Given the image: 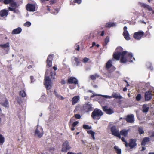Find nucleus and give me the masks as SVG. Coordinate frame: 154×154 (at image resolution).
<instances>
[{"instance_id":"29","label":"nucleus","mask_w":154,"mask_h":154,"mask_svg":"<svg viewBox=\"0 0 154 154\" xmlns=\"http://www.w3.org/2000/svg\"><path fill=\"white\" fill-rule=\"evenodd\" d=\"M99 77V75L97 74H95L93 75H91L90 76V78L92 80H95L97 78Z\"/></svg>"},{"instance_id":"24","label":"nucleus","mask_w":154,"mask_h":154,"mask_svg":"<svg viewBox=\"0 0 154 154\" xmlns=\"http://www.w3.org/2000/svg\"><path fill=\"white\" fill-rule=\"evenodd\" d=\"M149 107H147V105L144 104L143 105L142 107V111L144 113L147 112L149 109Z\"/></svg>"},{"instance_id":"4","label":"nucleus","mask_w":154,"mask_h":154,"mask_svg":"<svg viewBox=\"0 0 154 154\" xmlns=\"http://www.w3.org/2000/svg\"><path fill=\"white\" fill-rule=\"evenodd\" d=\"M43 134V131L42 128L38 125L37 126V128L35 130L34 135L39 138H41Z\"/></svg>"},{"instance_id":"60","label":"nucleus","mask_w":154,"mask_h":154,"mask_svg":"<svg viewBox=\"0 0 154 154\" xmlns=\"http://www.w3.org/2000/svg\"><path fill=\"white\" fill-rule=\"evenodd\" d=\"M104 31H103L101 34H100V36H103L104 35Z\"/></svg>"},{"instance_id":"49","label":"nucleus","mask_w":154,"mask_h":154,"mask_svg":"<svg viewBox=\"0 0 154 154\" xmlns=\"http://www.w3.org/2000/svg\"><path fill=\"white\" fill-rule=\"evenodd\" d=\"M30 78L31 81V83H33L35 81V79L34 77L32 76H30Z\"/></svg>"},{"instance_id":"39","label":"nucleus","mask_w":154,"mask_h":154,"mask_svg":"<svg viewBox=\"0 0 154 154\" xmlns=\"http://www.w3.org/2000/svg\"><path fill=\"white\" fill-rule=\"evenodd\" d=\"M83 127L85 129H90L91 128V126H89L88 125H84Z\"/></svg>"},{"instance_id":"16","label":"nucleus","mask_w":154,"mask_h":154,"mask_svg":"<svg viewBox=\"0 0 154 154\" xmlns=\"http://www.w3.org/2000/svg\"><path fill=\"white\" fill-rule=\"evenodd\" d=\"M128 130H126L125 129H122L119 131V134L120 136L122 135L125 137H127L128 136Z\"/></svg>"},{"instance_id":"59","label":"nucleus","mask_w":154,"mask_h":154,"mask_svg":"<svg viewBox=\"0 0 154 154\" xmlns=\"http://www.w3.org/2000/svg\"><path fill=\"white\" fill-rule=\"evenodd\" d=\"M49 0H40V1L42 3H44L45 1H49Z\"/></svg>"},{"instance_id":"3","label":"nucleus","mask_w":154,"mask_h":154,"mask_svg":"<svg viewBox=\"0 0 154 154\" xmlns=\"http://www.w3.org/2000/svg\"><path fill=\"white\" fill-rule=\"evenodd\" d=\"M110 131L112 135L120 139L121 136H120L119 130L118 127L115 125H113L110 128Z\"/></svg>"},{"instance_id":"10","label":"nucleus","mask_w":154,"mask_h":154,"mask_svg":"<svg viewBox=\"0 0 154 154\" xmlns=\"http://www.w3.org/2000/svg\"><path fill=\"white\" fill-rule=\"evenodd\" d=\"M35 4L28 3L26 5V10L30 12H34L35 11Z\"/></svg>"},{"instance_id":"22","label":"nucleus","mask_w":154,"mask_h":154,"mask_svg":"<svg viewBox=\"0 0 154 154\" xmlns=\"http://www.w3.org/2000/svg\"><path fill=\"white\" fill-rule=\"evenodd\" d=\"M112 62L111 60H109L106 63V67L107 69H109L112 66Z\"/></svg>"},{"instance_id":"62","label":"nucleus","mask_w":154,"mask_h":154,"mask_svg":"<svg viewBox=\"0 0 154 154\" xmlns=\"http://www.w3.org/2000/svg\"><path fill=\"white\" fill-rule=\"evenodd\" d=\"M53 68L55 70L54 71H55L57 69V67L56 66H53Z\"/></svg>"},{"instance_id":"36","label":"nucleus","mask_w":154,"mask_h":154,"mask_svg":"<svg viewBox=\"0 0 154 154\" xmlns=\"http://www.w3.org/2000/svg\"><path fill=\"white\" fill-rule=\"evenodd\" d=\"M138 131L139 134L140 135L143 134L144 133V131H143V129L142 127H139L138 129Z\"/></svg>"},{"instance_id":"5","label":"nucleus","mask_w":154,"mask_h":154,"mask_svg":"<svg viewBox=\"0 0 154 154\" xmlns=\"http://www.w3.org/2000/svg\"><path fill=\"white\" fill-rule=\"evenodd\" d=\"M44 85L47 90H49L52 87L51 80L49 76H47L45 78Z\"/></svg>"},{"instance_id":"42","label":"nucleus","mask_w":154,"mask_h":154,"mask_svg":"<svg viewBox=\"0 0 154 154\" xmlns=\"http://www.w3.org/2000/svg\"><path fill=\"white\" fill-rule=\"evenodd\" d=\"M31 25V23L30 22L27 21L24 24V26H26L29 27Z\"/></svg>"},{"instance_id":"34","label":"nucleus","mask_w":154,"mask_h":154,"mask_svg":"<svg viewBox=\"0 0 154 154\" xmlns=\"http://www.w3.org/2000/svg\"><path fill=\"white\" fill-rule=\"evenodd\" d=\"M0 46L3 48H7L9 46V43L7 42L6 43L4 44L0 45Z\"/></svg>"},{"instance_id":"63","label":"nucleus","mask_w":154,"mask_h":154,"mask_svg":"<svg viewBox=\"0 0 154 154\" xmlns=\"http://www.w3.org/2000/svg\"><path fill=\"white\" fill-rule=\"evenodd\" d=\"M67 154H76V153H74L72 152H69L67 153Z\"/></svg>"},{"instance_id":"55","label":"nucleus","mask_w":154,"mask_h":154,"mask_svg":"<svg viewBox=\"0 0 154 154\" xmlns=\"http://www.w3.org/2000/svg\"><path fill=\"white\" fill-rule=\"evenodd\" d=\"M18 11V10L16 9L15 8H14L13 11L14 13H17Z\"/></svg>"},{"instance_id":"27","label":"nucleus","mask_w":154,"mask_h":154,"mask_svg":"<svg viewBox=\"0 0 154 154\" xmlns=\"http://www.w3.org/2000/svg\"><path fill=\"white\" fill-rule=\"evenodd\" d=\"M56 73L55 71H51L50 73V76L51 77V79H55Z\"/></svg>"},{"instance_id":"9","label":"nucleus","mask_w":154,"mask_h":154,"mask_svg":"<svg viewBox=\"0 0 154 154\" xmlns=\"http://www.w3.org/2000/svg\"><path fill=\"white\" fill-rule=\"evenodd\" d=\"M136 139H131L129 140V143H128L127 147L129 146L131 149L135 148L137 145Z\"/></svg>"},{"instance_id":"32","label":"nucleus","mask_w":154,"mask_h":154,"mask_svg":"<svg viewBox=\"0 0 154 154\" xmlns=\"http://www.w3.org/2000/svg\"><path fill=\"white\" fill-rule=\"evenodd\" d=\"M79 123V122L78 121H75L74 122L72 125V127L71 128V130L72 131H74L75 130V128L74 127H75Z\"/></svg>"},{"instance_id":"31","label":"nucleus","mask_w":154,"mask_h":154,"mask_svg":"<svg viewBox=\"0 0 154 154\" xmlns=\"http://www.w3.org/2000/svg\"><path fill=\"white\" fill-rule=\"evenodd\" d=\"M114 148L115 149L116 153L117 154H121V149H119L118 146H115L114 147Z\"/></svg>"},{"instance_id":"15","label":"nucleus","mask_w":154,"mask_h":154,"mask_svg":"<svg viewBox=\"0 0 154 154\" xmlns=\"http://www.w3.org/2000/svg\"><path fill=\"white\" fill-rule=\"evenodd\" d=\"M152 97V94L151 91H148L145 93V99L146 101H148L150 100Z\"/></svg>"},{"instance_id":"51","label":"nucleus","mask_w":154,"mask_h":154,"mask_svg":"<svg viewBox=\"0 0 154 154\" xmlns=\"http://www.w3.org/2000/svg\"><path fill=\"white\" fill-rule=\"evenodd\" d=\"M56 0H51L49 2L51 5H52L56 3Z\"/></svg>"},{"instance_id":"48","label":"nucleus","mask_w":154,"mask_h":154,"mask_svg":"<svg viewBox=\"0 0 154 154\" xmlns=\"http://www.w3.org/2000/svg\"><path fill=\"white\" fill-rule=\"evenodd\" d=\"M82 0H74V2L75 3H77L80 4Z\"/></svg>"},{"instance_id":"46","label":"nucleus","mask_w":154,"mask_h":154,"mask_svg":"<svg viewBox=\"0 0 154 154\" xmlns=\"http://www.w3.org/2000/svg\"><path fill=\"white\" fill-rule=\"evenodd\" d=\"M74 116L77 119H80L81 118L80 115L79 114H75Z\"/></svg>"},{"instance_id":"25","label":"nucleus","mask_w":154,"mask_h":154,"mask_svg":"<svg viewBox=\"0 0 154 154\" xmlns=\"http://www.w3.org/2000/svg\"><path fill=\"white\" fill-rule=\"evenodd\" d=\"M112 97H113L115 98H119L121 99L122 98V97L119 95L117 93H114L112 94V96H111Z\"/></svg>"},{"instance_id":"57","label":"nucleus","mask_w":154,"mask_h":154,"mask_svg":"<svg viewBox=\"0 0 154 154\" xmlns=\"http://www.w3.org/2000/svg\"><path fill=\"white\" fill-rule=\"evenodd\" d=\"M69 88L71 89H72L74 88L75 87L74 86H71V85H69Z\"/></svg>"},{"instance_id":"64","label":"nucleus","mask_w":154,"mask_h":154,"mask_svg":"<svg viewBox=\"0 0 154 154\" xmlns=\"http://www.w3.org/2000/svg\"><path fill=\"white\" fill-rule=\"evenodd\" d=\"M93 87L94 88H97L98 87V86L97 85H93Z\"/></svg>"},{"instance_id":"1","label":"nucleus","mask_w":154,"mask_h":154,"mask_svg":"<svg viewBox=\"0 0 154 154\" xmlns=\"http://www.w3.org/2000/svg\"><path fill=\"white\" fill-rule=\"evenodd\" d=\"M123 48L121 47H117L115 52L113 54V57L116 60H119L121 58L120 62L125 63L127 62H132L133 60H135L133 57V55L131 53H128L127 51H123Z\"/></svg>"},{"instance_id":"58","label":"nucleus","mask_w":154,"mask_h":154,"mask_svg":"<svg viewBox=\"0 0 154 154\" xmlns=\"http://www.w3.org/2000/svg\"><path fill=\"white\" fill-rule=\"evenodd\" d=\"M8 9L9 11H13L14 8H12L10 7H9Z\"/></svg>"},{"instance_id":"40","label":"nucleus","mask_w":154,"mask_h":154,"mask_svg":"<svg viewBox=\"0 0 154 154\" xmlns=\"http://www.w3.org/2000/svg\"><path fill=\"white\" fill-rule=\"evenodd\" d=\"M13 1V0H4V3L5 5H7L11 3Z\"/></svg>"},{"instance_id":"52","label":"nucleus","mask_w":154,"mask_h":154,"mask_svg":"<svg viewBox=\"0 0 154 154\" xmlns=\"http://www.w3.org/2000/svg\"><path fill=\"white\" fill-rule=\"evenodd\" d=\"M54 94H55V95H56V96L58 98H60V95H58L57 94V92L55 91H54Z\"/></svg>"},{"instance_id":"17","label":"nucleus","mask_w":154,"mask_h":154,"mask_svg":"<svg viewBox=\"0 0 154 154\" xmlns=\"http://www.w3.org/2000/svg\"><path fill=\"white\" fill-rule=\"evenodd\" d=\"M8 10L6 9L2 10L0 11V16L2 17H7L8 14Z\"/></svg>"},{"instance_id":"20","label":"nucleus","mask_w":154,"mask_h":154,"mask_svg":"<svg viewBox=\"0 0 154 154\" xmlns=\"http://www.w3.org/2000/svg\"><path fill=\"white\" fill-rule=\"evenodd\" d=\"M150 140V139L148 137H145L143 139L141 143V145L142 146H145L146 143L149 142Z\"/></svg>"},{"instance_id":"14","label":"nucleus","mask_w":154,"mask_h":154,"mask_svg":"<svg viewBox=\"0 0 154 154\" xmlns=\"http://www.w3.org/2000/svg\"><path fill=\"white\" fill-rule=\"evenodd\" d=\"M125 119L128 122L133 123L134 121V116L133 114L128 115Z\"/></svg>"},{"instance_id":"19","label":"nucleus","mask_w":154,"mask_h":154,"mask_svg":"<svg viewBox=\"0 0 154 154\" xmlns=\"http://www.w3.org/2000/svg\"><path fill=\"white\" fill-rule=\"evenodd\" d=\"M22 30L20 27H18L16 29H14L11 32L12 35L19 34L21 33Z\"/></svg>"},{"instance_id":"12","label":"nucleus","mask_w":154,"mask_h":154,"mask_svg":"<svg viewBox=\"0 0 154 154\" xmlns=\"http://www.w3.org/2000/svg\"><path fill=\"white\" fill-rule=\"evenodd\" d=\"M103 110L106 114H111L113 113L114 111L112 109L108 107L107 106H105L102 107Z\"/></svg>"},{"instance_id":"8","label":"nucleus","mask_w":154,"mask_h":154,"mask_svg":"<svg viewBox=\"0 0 154 154\" xmlns=\"http://www.w3.org/2000/svg\"><path fill=\"white\" fill-rule=\"evenodd\" d=\"M144 35V33L143 31H140L134 33L133 38L136 40H140L143 36Z\"/></svg>"},{"instance_id":"61","label":"nucleus","mask_w":154,"mask_h":154,"mask_svg":"<svg viewBox=\"0 0 154 154\" xmlns=\"http://www.w3.org/2000/svg\"><path fill=\"white\" fill-rule=\"evenodd\" d=\"M94 45H96V43L95 42H93L92 43V46H91L90 48H91V47H93Z\"/></svg>"},{"instance_id":"21","label":"nucleus","mask_w":154,"mask_h":154,"mask_svg":"<svg viewBox=\"0 0 154 154\" xmlns=\"http://www.w3.org/2000/svg\"><path fill=\"white\" fill-rule=\"evenodd\" d=\"M116 26V23L113 22H108L105 25V27L106 28H110Z\"/></svg>"},{"instance_id":"43","label":"nucleus","mask_w":154,"mask_h":154,"mask_svg":"<svg viewBox=\"0 0 154 154\" xmlns=\"http://www.w3.org/2000/svg\"><path fill=\"white\" fill-rule=\"evenodd\" d=\"M121 139V140L122 142H124L125 143V145L126 147H127L128 143L125 140V138L124 137H121L120 138Z\"/></svg>"},{"instance_id":"28","label":"nucleus","mask_w":154,"mask_h":154,"mask_svg":"<svg viewBox=\"0 0 154 154\" xmlns=\"http://www.w3.org/2000/svg\"><path fill=\"white\" fill-rule=\"evenodd\" d=\"M87 132L88 134L91 135V136L93 139H95L94 135L95 133L92 130H89L87 131Z\"/></svg>"},{"instance_id":"37","label":"nucleus","mask_w":154,"mask_h":154,"mask_svg":"<svg viewBox=\"0 0 154 154\" xmlns=\"http://www.w3.org/2000/svg\"><path fill=\"white\" fill-rule=\"evenodd\" d=\"M142 96L141 94H138L136 97V100L137 101H139L140 100Z\"/></svg>"},{"instance_id":"13","label":"nucleus","mask_w":154,"mask_h":154,"mask_svg":"<svg viewBox=\"0 0 154 154\" xmlns=\"http://www.w3.org/2000/svg\"><path fill=\"white\" fill-rule=\"evenodd\" d=\"M67 82L69 84H74L76 85L78 84V81L77 79L74 77H69Z\"/></svg>"},{"instance_id":"38","label":"nucleus","mask_w":154,"mask_h":154,"mask_svg":"<svg viewBox=\"0 0 154 154\" xmlns=\"http://www.w3.org/2000/svg\"><path fill=\"white\" fill-rule=\"evenodd\" d=\"M5 141V138L3 136L0 134V143H3Z\"/></svg>"},{"instance_id":"7","label":"nucleus","mask_w":154,"mask_h":154,"mask_svg":"<svg viewBox=\"0 0 154 154\" xmlns=\"http://www.w3.org/2000/svg\"><path fill=\"white\" fill-rule=\"evenodd\" d=\"M71 148L69 145L67 140L65 141L62 144L61 151L64 152H66Z\"/></svg>"},{"instance_id":"2","label":"nucleus","mask_w":154,"mask_h":154,"mask_svg":"<svg viewBox=\"0 0 154 154\" xmlns=\"http://www.w3.org/2000/svg\"><path fill=\"white\" fill-rule=\"evenodd\" d=\"M103 115V113L100 109L98 108L94 109L91 114V117L94 120L99 119Z\"/></svg>"},{"instance_id":"41","label":"nucleus","mask_w":154,"mask_h":154,"mask_svg":"<svg viewBox=\"0 0 154 154\" xmlns=\"http://www.w3.org/2000/svg\"><path fill=\"white\" fill-rule=\"evenodd\" d=\"M74 60L76 62V66H78L80 63L79 59L77 57H75L74 58Z\"/></svg>"},{"instance_id":"50","label":"nucleus","mask_w":154,"mask_h":154,"mask_svg":"<svg viewBox=\"0 0 154 154\" xmlns=\"http://www.w3.org/2000/svg\"><path fill=\"white\" fill-rule=\"evenodd\" d=\"M10 3L11 6L12 7H14L16 5V3L14 2V1Z\"/></svg>"},{"instance_id":"45","label":"nucleus","mask_w":154,"mask_h":154,"mask_svg":"<svg viewBox=\"0 0 154 154\" xmlns=\"http://www.w3.org/2000/svg\"><path fill=\"white\" fill-rule=\"evenodd\" d=\"M109 41V38L107 36L105 39V42L106 45H107Z\"/></svg>"},{"instance_id":"30","label":"nucleus","mask_w":154,"mask_h":154,"mask_svg":"<svg viewBox=\"0 0 154 154\" xmlns=\"http://www.w3.org/2000/svg\"><path fill=\"white\" fill-rule=\"evenodd\" d=\"M2 106L8 108L9 106V103L8 100L6 99L4 102L2 104Z\"/></svg>"},{"instance_id":"26","label":"nucleus","mask_w":154,"mask_h":154,"mask_svg":"<svg viewBox=\"0 0 154 154\" xmlns=\"http://www.w3.org/2000/svg\"><path fill=\"white\" fill-rule=\"evenodd\" d=\"M142 7L147 8L149 11H151L152 10V8L149 5L143 3L142 4Z\"/></svg>"},{"instance_id":"11","label":"nucleus","mask_w":154,"mask_h":154,"mask_svg":"<svg viewBox=\"0 0 154 154\" xmlns=\"http://www.w3.org/2000/svg\"><path fill=\"white\" fill-rule=\"evenodd\" d=\"M53 54H50L48 56L47 60L46 61L47 66L50 67L52 66V61L53 60Z\"/></svg>"},{"instance_id":"23","label":"nucleus","mask_w":154,"mask_h":154,"mask_svg":"<svg viewBox=\"0 0 154 154\" xmlns=\"http://www.w3.org/2000/svg\"><path fill=\"white\" fill-rule=\"evenodd\" d=\"M123 35L126 40H128L130 39L128 31L123 32Z\"/></svg>"},{"instance_id":"35","label":"nucleus","mask_w":154,"mask_h":154,"mask_svg":"<svg viewBox=\"0 0 154 154\" xmlns=\"http://www.w3.org/2000/svg\"><path fill=\"white\" fill-rule=\"evenodd\" d=\"M82 108L80 106L77 105L76 106V107L74 110V112H76L77 111H79L80 109L82 110Z\"/></svg>"},{"instance_id":"47","label":"nucleus","mask_w":154,"mask_h":154,"mask_svg":"<svg viewBox=\"0 0 154 154\" xmlns=\"http://www.w3.org/2000/svg\"><path fill=\"white\" fill-rule=\"evenodd\" d=\"M89 60L88 58L85 57L83 59V62L84 63H86L88 62Z\"/></svg>"},{"instance_id":"18","label":"nucleus","mask_w":154,"mask_h":154,"mask_svg":"<svg viewBox=\"0 0 154 154\" xmlns=\"http://www.w3.org/2000/svg\"><path fill=\"white\" fill-rule=\"evenodd\" d=\"M79 99L80 97L79 96H75L72 99V104L74 105L76 104Z\"/></svg>"},{"instance_id":"56","label":"nucleus","mask_w":154,"mask_h":154,"mask_svg":"<svg viewBox=\"0 0 154 154\" xmlns=\"http://www.w3.org/2000/svg\"><path fill=\"white\" fill-rule=\"evenodd\" d=\"M127 28L126 26H124V28H123V29H124V32H125L126 31H128L127 30Z\"/></svg>"},{"instance_id":"54","label":"nucleus","mask_w":154,"mask_h":154,"mask_svg":"<svg viewBox=\"0 0 154 154\" xmlns=\"http://www.w3.org/2000/svg\"><path fill=\"white\" fill-rule=\"evenodd\" d=\"M61 83L62 85L65 84L66 83V81L64 80H62L61 82Z\"/></svg>"},{"instance_id":"6","label":"nucleus","mask_w":154,"mask_h":154,"mask_svg":"<svg viewBox=\"0 0 154 154\" xmlns=\"http://www.w3.org/2000/svg\"><path fill=\"white\" fill-rule=\"evenodd\" d=\"M92 110V105L88 103L84 104L82 109V111L85 112H88Z\"/></svg>"},{"instance_id":"33","label":"nucleus","mask_w":154,"mask_h":154,"mask_svg":"<svg viewBox=\"0 0 154 154\" xmlns=\"http://www.w3.org/2000/svg\"><path fill=\"white\" fill-rule=\"evenodd\" d=\"M20 95L23 97H24L26 96V94L24 90H22L20 92Z\"/></svg>"},{"instance_id":"53","label":"nucleus","mask_w":154,"mask_h":154,"mask_svg":"<svg viewBox=\"0 0 154 154\" xmlns=\"http://www.w3.org/2000/svg\"><path fill=\"white\" fill-rule=\"evenodd\" d=\"M103 97L106 98H112V97L111 96H108L107 95H103Z\"/></svg>"},{"instance_id":"44","label":"nucleus","mask_w":154,"mask_h":154,"mask_svg":"<svg viewBox=\"0 0 154 154\" xmlns=\"http://www.w3.org/2000/svg\"><path fill=\"white\" fill-rule=\"evenodd\" d=\"M75 49L77 51H79L80 49V47L79 45L76 44L75 46Z\"/></svg>"}]
</instances>
